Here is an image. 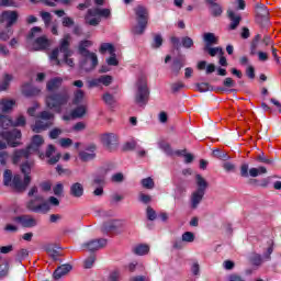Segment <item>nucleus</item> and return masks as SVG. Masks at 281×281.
<instances>
[{"label":"nucleus","instance_id":"25","mask_svg":"<svg viewBox=\"0 0 281 281\" xmlns=\"http://www.w3.org/2000/svg\"><path fill=\"white\" fill-rule=\"evenodd\" d=\"M22 93L25 98H33V95H38L41 90L32 86V83H24L22 86Z\"/></svg>","mask_w":281,"mask_h":281},{"label":"nucleus","instance_id":"32","mask_svg":"<svg viewBox=\"0 0 281 281\" xmlns=\"http://www.w3.org/2000/svg\"><path fill=\"white\" fill-rule=\"evenodd\" d=\"M195 181L198 186V189L195 190V192H202L203 194H205V191L207 190V186H209L205 178H203L201 175H196Z\"/></svg>","mask_w":281,"mask_h":281},{"label":"nucleus","instance_id":"34","mask_svg":"<svg viewBox=\"0 0 281 281\" xmlns=\"http://www.w3.org/2000/svg\"><path fill=\"white\" fill-rule=\"evenodd\" d=\"M14 80V77L10 74H4L2 80L0 81V91H8L10 82Z\"/></svg>","mask_w":281,"mask_h":281},{"label":"nucleus","instance_id":"48","mask_svg":"<svg viewBox=\"0 0 281 281\" xmlns=\"http://www.w3.org/2000/svg\"><path fill=\"white\" fill-rule=\"evenodd\" d=\"M11 124L13 128H16L19 126L23 127L27 124V121L25 120V116L19 115L14 121H11Z\"/></svg>","mask_w":281,"mask_h":281},{"label":"nucleus","instance_id":"53","mask_svg":"<svg viewBox=\"0 0 281 281\" xmlns=\"http://www.w3.org/2000/svg\"><path fill=\"white\" fill-rule=\"evenodd\" d=\"M196 87H198V90L200 91V93H205L207 91H214V87H212L207 82L198 83Z\"/></svg>","mask_w":281,"mask_h":281},{"label":"nucleus","instance_id":"58","mask_svg":"<svg viewBox=\"0 0 281 281\" xmlns=\"http://www.w3.org/2000/svg\"><path fill=\"white\" fill-rule=\"evenodd\" d=\"M100 78L101 85L109 87L113 82V77L111 75H103Z\"/></svg>","mask_w":281,"mask_h":281},{"label":"nucleus","instance_id":"2","mask_svg":"<svg viewBox=\"0 0 281 281\" xmlns=\"http://www.w3.org/2000/svg\"><path fill=\"white\" fill-rule=\"evenodd\" d=\"M69 45H71V35L66 34L64 38L60 40L59 47L53 49L49 55L50 60H55V64L60 66V59H58V55L61 53L64 56L63 61L68 65V67H75L74 58H69L74 55V52L69 49Z\"/></svg>","mask_w":281,"mask_h":281},{"label":"nucleus","instance_id":"9","mask_svg":"<svg viewBox=\"0 0 281 281\" xmlns=\"http://www.w3.org/2000/svg\"><path fill=\"white\" fill-rule=\"evenodd\" d=\"M100 142L105 150L115 153L120 146V137L115 133H104L100 135Z\"/></svg>","mask_w":281,"mask_h":281},{"label":"nucleus","instance_id":"26","mask_svg":"<svg viewBox=\"0 0 281 281\" xmlns=\"http://www.w3.org/2000/svg\"><path fill=\"white\" fill-rule=\"evenodd\" d=\"M33 45L36 52H41L49 47V40L47 38V36H40L34 41Z\"/></svg>","mask_w":281,"mask_h":281},{"label":"nucleus","instance_id":"49","mask_svg":"<svg viewBox=\"0 0 281 281\" xmlns=\"http://www.w3.org/2000/svg\"><path fill=\"white\" fill-rule=\"evenodd\" d=\"M140 184L146 190H153V188H155V181L150 177L142 179Z\"/></svg>","mask_w":281,"mask_h":281},{"label":"nucleus","instance_id":"52","mask_svg":"<svg viewBox=\"0 0 281 281\" xmlns=\"http://www.w3.org/2000/svg\"><path fill=\"white\" fill-rule=\"evenodd\" d=\"M213 156L216 157V159H221L222 161H228L229 155L225 151H221V149H214Z\"/></svg>","mask_w":281,"mask_h":281},{"label":"nucleus","instance_id":"36","mask_svg":"<svg viewBox=\"0 0 281 281\" xmlns=\"http://www.w3.org/2000/svg\"><path fill=\"white\" fill-rule=\"evenodd\" d=\"M85 115H87V106L85 105H79L71 111V117L74 119L85 117Z\"/></svg>","mask_w":281,"mask_h":281},{"label":"nucleus","instance_id":"3","mask_svg":"<svg viewBox=\"0 0 281 281\" xmlns=\"http://www.w3.org/2000/svg\"><path fill=\"white\" fill-rule=\"evenodd\" d=\"M69 90L64 88L57 92H50L46 95L45 102L46 106L56 113L63 111V106L67 105L69 102Z\"/></svg>","mask_w":281,"mask_h":281},{"label":"nucleus","instance_id":"31","mask_svg":"<svg viewBox=\"0 0 281 281\" xmlns=\"http://www.w3.org/2000/svg\"><path fill=\"white\" fill-rule=\"evenodd\" d=\"M203 42L205 43L204 47H212V45H218V37L214 33H204Z\"/></svg>","mask_w":281,"mask_h":281},{"label":"nucleus","instance_id":"14","mask_svg":"<svg viewBox=\"0 0 281 281\" xmlns=\"http://www.w3.org/2000/svg\"><path fill=\"white\" fill-rule=\"evenodd\" d=\"M256 23L261 27L269 25V9L265 4H257L256 7Z\"/></svg>","mask_w":281,"mask_h":281},{"label":"nucleus","instance_id":"47","mask_svg":"<svg viewBox=\"0 0 281 281\" xmlns=\"http://www.w3.org/2000/svg\"><path fill=\"white\" fill-rule=\"evenodd\" d=\"M103 102H105V104L108 106L113 108V106H115L116 100H115V97L113 94L106 92V93L103 94Z\"/></svg>","mask_w":281,"mask_h":281},{"label":"nucleus","instance_id":"4","mask_svg":"<svg viewBox=\"0 0 281 281\" xmlns=\"http://www.w3.org/2000/svg\"><path fill=\"white\" fill-rule=\"evenodd\" d=\"M43 144H45V138L38 134L34 135L31 139V144L25 149L14 151L13 164H19L21 159H30V155H32V153H38Z\"/></svg>","mask_w":281,"mask_h":281},{"label":"nucleus","instance_id":"22","mask_svg":"<svg viewBox=\"0 0 281 281\" xmlns=\"http://www.w3.org/2000/svg\"><path fill=\"white\" fill-rule=\"evenodd\" d=\"M69 194L74 196V199H80L85 195V187L80 182H74L70 186Z\"/></svg>","mask_w":281,"mask_h":281},{"label":"nucleus","instance_id":"30","mask_svg":"<svg viewBox=\"0 0 281 281\" xmlns=\"http://www.w3.org/2000/svg\"><path fill=\"white\" fill-rule=\"evenodd\" d=\"M60 247H58L56 244H48L45 246V251L53 258V260H58V257L60 256V251H58Z\"/></svg>","mask_w":281,"mask_h":281},{"label":"nucleus","instance_id":"45","mask_svg":"<svg viewBox=\"0 0 281 281\" xmlns=\"http://www.w3.org/2000/svg\"><path fill=\"white\" fill-rule=\"evenodd\" d=\"M158 146L160 150H164V153L169 157H172V155H175V151L172 150V147H170V144L166 142H160Z\"/></svg>","mask_w":281,"mask_h":281},{"label":"nucleus","instance_id":"8","mask_svg":"<svg viewBox=\"0 0 281 281\" xmlns=\"http://www.w3.org/2000/svg\"><path fill=\"white\" fill-rule=\"evenodd\" d=\"M26 209L35 214H47V212H49V204L45 202V198H43V195H35L26 202Z\"/></svg>","mask_w":281,"mask_h":281},{"label":"nucleus","instance_id":"63","mask_svg":"<svg viewBox=\"0 0 281 281\" xmlns=\"http://www.w3.org/2000/svg\"><path fill=\"white\" fill-rule=\"evenodd\" d=\"M40 120H44L45 122H52V120H54V115L52 114V112L43 111L40 114Z\"/></svg>","mask_w":281,"mask_h":281},{"label":"nucleus","instance_id":"21","mask_svg":"<svg viewBox=\"0 0 281 281\" xmlns=\"http://www.w3.org/2000/svg\"><path fill=\"white\" fill-rule=\"evenodd\" d=\"M71 269H74V266H71L70 263H64L54 271L53 278L55 280H60L63 276H67V273H69Z\"/></svg>","mask_w":281,"mask_h":281},{"label":"nucleus","instance_id":"37","mask_svg":"<svg viewBox=\"0 0 281 281\" xmlns=\"http://www.w3.org/2000/svg\"><path fill=\"white\" fill-rule=\"evenodd\" d=\"M14 104H15L14 100L2 99L0 101L2 113H8V111H12V106H14Z\"/></svg>","mask_w":281,"mask_h":281},{"label":"nucleus","instance_id":"10","mask_svg":"<svg viewBox=\"0 0 281 281\" xmlns=\"http://www.w3.org/2000/svg\"><path fill=\"white\" fill-rule=\"evenodd\" d=\"M113 170V165L108 164L99 169V175H95L91 181V188H104L106 186V175Z\"/></svg>","mask_w":281,"mask_h":281},{"label":"nucleus","instance_id":"17","mask_svg":"<svg viewBox=\"0 0 281 281\" xmlns=\"http://www.w3.org/2000/svg\"><path fill=\"white\" fill-rule=\"evenodd\" d=\"M106 244H108L106 239L99 238V239H91L90 241L82 244V247L88 251L93 252V251H100V249H104Z\"/></svg>","mask_w":281,"mask_h":281},{"label":"nucleus","instance_id":"46","mask_svg":"<svg viewBox=\"0 0 281 281\" xmlns=\"http://www.w3.org/2000/svg\"><path fill=\"white\" fill-rule=\"evenodd\" d=\"M181 45L184 49H192L194 47V40L190 36H184L181 38Z\"/></svg>","mask_w":281,"mask_h":281},{"label":"nucleus","instance_id":"57","mask_svg":"<svg viewBox=\"0 0 281 281\" xmlns=\"http://www.w3.org/2000/svg\"><path fill=\"white\" fill-rule=\"evenodd\" d=\"M0 126L1 128H8L9 126H12V120L5 115L0 116Z\"/></svg>","mask_w":281,"mask_h":281},{"label":"nucleus","instance_id":"35","mask_svg":"<svg viewBox=\"0 0 281 281\" xmlns=\"http://www.w3.org/2000/svg\"><path fill=\"white\" fill-rule=\"evenodd\" d=\"M164 45V36L160 33L153 34V41L150 44L151 49H159Z\"/></svg>","mask_w":281,"mask_h":281},{"label":"nucleus","instance_id":"18","mask_svg":"<svg viewBox=\"0 0 281 281\" xmlns=\"http://www.w3.org/2000/svg\"><path fill=\"white\" fill-rule=\"evenodd\" d=\"M19 21V13L16 11H4L0 16V23L7 22V27Z\"/></svg>","mask_w":281,"mask_h":281},{"label":"nucleus","instance_id":"11","mask_svg":"<svg viewBox=\"0 0 281 281\" xmlns=\"http://www.w3.org/2000/svg\"><path fill=\"white\" fill-rule=\"evenodd\" d=\"M268 249L267 251L262 255L257 254V252H252L250 255L249 261L251 262V265H254L255 267H260V265H262V261L265 260L266 262L271 261V254H273V240H269L268 241Z\"/></svg>","mask_w":281,"mask_h":281},{"label":"nucleus","instance_id":"20","mask_svg":"<svg viewBox=\"0 0 281 281\" xmlns=\"http://www.w3.org/2000/svg\"><path fill=\"white\" fill-rule=\"evenodd\" d=\"M206 5H209V12L215 19L218 16H223V5L216 2V0H206Z\"/></svg>","mask_w":281,"mask_h":281},{"label":"nucleus","instance_id":"40","mask_svg":"<svg viewBox=\"0 0 281 281\" xmlns=\"http://www.w3.org/2000/svg\"><path fill=\"white\" fill-rule=\"evenodd\" d=\"M32 166H34V162L26 160L21 165V172L24 175V177H30L32 173Z\"/></svg>","mask_w":281,"mask_h":281},{"label":"nucleus","instance_id":"1","mask_svg":"<svg viewBox=\"0 0 281 281\" xmlns=\"http://www.w3.org/2000/svg\"><path fill=\"white\" fill-rule=\"evenodd\" d=\"M91 45H93V42L89 40H83L79 42L78 45V54L81 56L79 66L83 71L87 72L93 71V69L98 67V55L87 49L88 47H91Z\"/></svg>","mask_w":281,"mask_h":281},{"label":"nucleus","instance_id":"50","mask_svg":"<svg viewBox=\"0 0 281 281\" xmlns=\"http://www.w3.org/2000/svg\"><path fill=\"white\" fill-rule=\"evenodd\" d=\"M12 170L5 169L3 172V186H12Z\"/></svg>","mask_w":281,"mask_h":281},{"label":"nucleus","instance_id":"64","mask_svg":"<svg viewBox=\"0 0 281 281\" xmlns=\"http://www.w3.org/2000/svg\"><path fill=\"white\" fill-rule=\"evenodd\" d=\"M10 271V266H8V263H1L0 265V280H2V278H5V276H8Z\"/></svg>","mask_w":281,"mask_h":281},{"label":"nucleus","instance_id":"60","mask_svg":"<svg viewBox=\"0 0 281 281\" xmlns=\"http://www.w3.org/2000/svg\"><path fill=\"white\" fill-rule=\"evenodd\" d=\"M182 243H194V233L186 232L182 234Z\"/></svg>","mask_w":281,"mask_h":281},{"label":"nucleus","instance_id":"6","mask_svg":"<svg viewBox=\"0 0 281 281\" xmlns=\"http://www.w3.org/2000/svg\"><path fill=\"white\" fill-rule=\"evenodd\" d=\"M102 19H111V10L102 9V8H92L87 11L85 16V21L87 25H91L92 27H98Z\"/></svg>","mask_w":281,"mask_h":281},{"label":"nucleus","instance_id":"54","mask_svg":"<svg viewBox=\"0 0 281 281\" xmlns=\"http://www.w3.org/2000/svg\"><path fill=\"white\" fill-rule=\"evenodd\" d=\"M181 69H183V60L181 59H175L172 63V71L176 75H179V72L181 71Z\"/></svg>","mask_w":281,"mask_h":281},{"label":"nucleus","instance_id":"59","mask_svg":"<svg viewBox=\"0 0 281 281\" xmlns=\"http://www.w3.org/2000/svg\"><path fill=\"white\" fill-rule=\"evenodd\" d=\"M60 135H63V130L58 128V127H55L53 128L49 134H48V137L50 139H58V137H60Z\"/></svg>","mask_w":281,"mask_h":281},{"label":"nucleus","instance_id":"62","mask_svg":"<svg viewBox=\"0 0 281 281\" xmlns=\"http://www.w3.org/2000/svg\"><path fill=\"white\" fill-rule=\"evenodd\" d=\"M138 201L140 203H144L145 205H147V203H150L153 201V196H150L146 193H139L138 194Z\"/></svg>","mask_w":281,"mask_h":281},{"label":"nucleus","instance_id":"16","mask_svg":"<svg viewBox=\"0 0 281 281\" xmlns=\"http://www.w3.org/2000/svg\"><path fill=\"white\" fill-rule=\"evenodd\" d=\"M259 175H267V169L265 167H258V168H250L249 169V165L244 164L240 167V176L244 178L247 177H259Z\"/></svg>","mask_w":281,"mask_h":281},{"label":"nucleus","instance_id":"56","mask_svg":"<svg viewBox=\"0 0 281 281\" xmlns=\"http://www.w3.org/2000/svg\"><path fill=\"white\" fill-rule=\"evenodd\" d=\"M0 5L2 8H19L16 0H0Z\"/></svg>","mask_w":281,"mask_h":281},{"label":"nucleus","instance_id":"39","mask_svg":"<svg viewBox=\"0 0 281 281\" xmlns=\"http://www.w3.org/2000/svg\"><path fill=\"white\" fill-rule=\"evenodd\" d=\"M148 251H150V247H148V245H138L136 247L133 248V254H135L136 256H146V254H148Z\"/></svg>","mask_w":281,"mask_h":281},{"label":"nucleus","instance_id":"29","mask_svg":"<svg viewBox=\"0 0 281 281\" xmlns=\"http://www.w3.org/2000/svg\"><path fill=\"white\" fill-rule=\"evenodd\" d=\"M227 15L231 20L229 30H236V27L240 25V21H243V18L240 15H236V13L232 10L227 11Z\"/></svg>","mask_w":281,"mask_h":281},{"label":"nucleus","instance_id":"28","mask_svg":"<svg viewBox=\"0 0 281 281\" xmlns=\"http://www.w3.org/2000/svg\"><path fill=\"white\" fill-rule=\"evenodd\" d=\"M203 196H205V193L194 191L191 194V210H196L199 205H201V201H203Z\"/></svg>","mask_w":281,"mask_h":281},{"label":"nucleus","instance_id":"33","mask_svg":"<svg viewBox=\"0 0 281 281\" xmlns=\"http://www.w3.org/2000/svg\"><path fill=\"white\" fill-rule=\"evenodd\" d=\"M198 69H200V71H203V69H206L205 74L210 75V74H214V71H216V65H214V64L207 65V61L201 60L198 63Z\"/></svg>","mask_w":281,"mask_h":281},{"label":"nucleus","instance_id":"51","mask_svg":"<svg viewBox=\"0 0 281 281\" xmlns=\"http://www.w3.org/2000/svg\"><path fill=\"white\" fill-rule=\"evenodd\" d=\"M82 100H85V91L77 90L74 94L72 104H81Z\"/></svg>","mask_w":281,"mask_h":281},{"label":"nucleus","instance_id":"5","mask_svg":"<svg viewBox=\"0 0 281 281\" xmlns=\"http://www.w3.org/2000/svg\"><path fill=\"white\" fill-rule=\"evenodd\" d=\"M149 99L150 89H148V80L146 79V77L142 76L136 81L134 102L135 104H137V106H146Z\"/></svg>","mask_w":281,"mask_h":281},{"label":"nucleus","instance_id":"43","mask_svg":"<svg viewBox=\"0 0 281 281\" xmlns=\"http://www.w3.org/2000/svg\"><path fill=\"white\" fill-rule=\"evenodd\" d=\"M260 38H261L260 34H257L254 37V40H252V42L250 44V55L251 56H256L257 49H258V44L260 43Z\"/></svg>","mask_w":281,"mask_h":281},{"label":"nucleus","instance_id":"24","mask_svg":"<svg viewBox=\"0 0 281 281\" xmlns=\"http://www.w3.org/2000/svg\"><path fill=\"white\" fill-rule=\"evenodd\" d=\"M54 124L52 121L37 120L35 125L32 127L33 133H43V131H47L49 126Z\"/></svg>","mask_w":281,"mask_h":281},{"label":"nucleus","instance_id":"19","mask_svg":"<svg viewBox=\"0 0 281 281\" xmlns=\"http://www.w3.org/2000/svg\"><path fill=\"white\" fill-rule=\"evenodd\" d=\"M54 153H56V146H54L52 144L48 145L45 155L48 159L47 164L49 166H56V164L60 161V157H63V155L60 153H58L52 157V155H54Z\"/></svg>","mask_w":281,"mask_h":281},{"label":"nucleus","instance_id":"61","mask_svg":"<svg viewBox=\"0 0 281 281\" xmlns=\"http://www.w3.org/2000/svg\"><path fill=\"white\" fill-rule=\"evenodd\" d=\"M146 216L148 221H155L157 218V212L154 211L153 206H147Z\"/></svg>","mask_w":281,"mask_h":281},{"label":"nucleus","instance_id":"55","mask_svg":"<svg viewBox=\"0 0 281 281\" xmlns=\"http://www.w3.org/2000/svg\"><path fill=\"white\" fill-rule=\"evenodd\" d=\"M42 20L46 27H49V24L52 23V13L47 11H42L41 13Z\"/></svg>","mask_w":281,"mask_h":281},{"label":"nucleus","instance_id":"23","mask_svg":"<svg viewBox=\"0 0 281 281\" xmlns=\"http://www.w3.org/2000/svg\"><path fill=\"white\" fill-rule=\"evenodd\" d=\"M126 225V221L124 220H111L110 222L103 225L105 232H113V229H121Z\"/></svg>","mask_w":281,"mask_h":281},{"label":"nucleus","instance_id":"41","mask_svg":"<svg viewBox=\"0 0 281 281\" xmlns=\"http://www.w3.org/2000/svg\"><path fill=\"white\" fill-rule=\"evenodd\" d=\"M79 159L83 162L93 161L95 159V153L79 151Z\"/></svg>","mask_w":281,"mask_h":281},{"label":"nucleus","instance_id":"7","mask_svg":"<svg viewBox=\"0 0 281 281\" xmlns=\"http://www.w3.org/2000/svg\"><path fill=\"white\" fill-rule=\"evenodd\" d=\"M134 12L136 15L137 25L132 29V32L133 34L140 36L144 34V32H146V27L148 25V8L138 4L134 9Z\"/></svg>","mask_w":281,"mask_h":281},{"label":"nucleus","instance_id":"44","mask_svg":"<svg viewBox=\"0 0 281 281\" xmlns=\"http://www.w3.org/2000/svg\"><path fill=\"white\" fill-rule=\"evenodd\" d=\"M27 256H30V251L25 248L20 249L16 254H15V262H23V260H25V258H27Z\"/></svg>","mask_w":281,"mask_h":281},{"label":"nucleus","instance_id":"15","mask_svg":"<svg viewBox=\"0 0 281 281\" xmlns=\"http://www.w3.org/2000/svg\"><path fill=\"white\" fill-rule=\"evenodd\" d=\"M30 183H32V177H21V175H15L13 177V180L11 182L12 188H14V190L16 192H25V190H27V187L30 186Z\"/></svg>","mask_w":281,"mask_h":281},{"label":"nucleus","instance_id":"27","mask_svg":"<svg viewBox=\"0 0 281 281\" xmlns=\"http://www.w3.org/2000/svg\"><path fill=\"white\" fill-rule=\"evenodd\" d=\"M61 86H63V78H60V77H55V78L50 79V80L46 83V89H47V91H49L50 93H54V91H56V89H60Z\"/></svg>","mask_w":281,"mask_h":281},{"label":"nucleus","instance_id":"38","mask_svg":"<svg viewBox=\"0 0 281 281\" xmlns=\"http://www.w3.org/2000/svg\"><path fill=\"white\" fill-rule=\"evenodd\" d=\"M203 52L209 53V55H211L212 57L216 56V54H220V56H223V54H225L223 47L204 46Z\"/></svg>","mask_w":281,"mask_h":281},{"label":"nucleus","instance_id":"13","mask_svg":"<svg viewBox=\"0 0 281 281\" xmlns=\"http://www.w3.org/2000/svg\"><path fill=\"white\" fill-rule=\"evenodd\" d=\"M12 221L16 225H21V227L29 228V229L32 227H36L38 225V220H36L34 216L30 214L14 216L12 217Z\"/></svg>","mask_w":281,"mask_h":281},{"label":"nucleus","instance_id":"12","mask_svg":"<svg viewBox=\"0 0 281 281\" xmlns=\"http://www.w3.org/2000/svg\"><path fill=\"white\" fill-rule=\"evenodd\" d=\"M0 136L5 139L9 146L11 148H16V146H21L20 142H16V139H21L22 134L21 130L14 128L12 131H2L0 132Z\"/></svg>","mask_w":281,"mask_h":281},{"label":"nucleus","instance_id":"42","mask_svg":"<svg viewBox=\"0 0 281 281\" xmlns=\"http://www.w3.org/2000/svg\"><path fill=\"white\" fill-rule=\"evenodd\" d=\"M106 52H109L110 56H114L115 46H113V44L110 43H103L100 47V53L104 54Z\"/></svg>","mask_w":281,"mask_h":281}]
</instances>
